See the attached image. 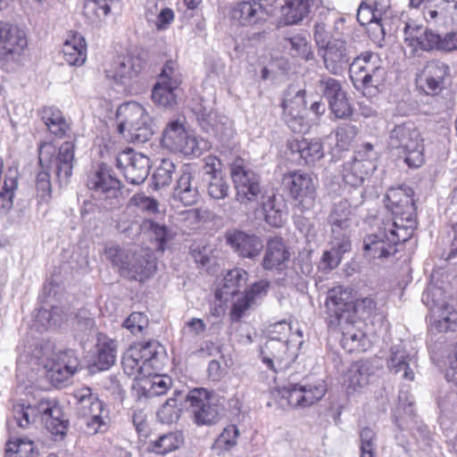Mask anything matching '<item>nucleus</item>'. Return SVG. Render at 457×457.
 Here are the masks:
<instances>
[{"label": "nucleus", "mask_w": 457, "mask_h": 457, "mask_svg": "<svg viewBox=\"0 0 457 457\" xmlns=\"http://www.w3.org/2000/svg\"><path fill=\"white\" fill-rule=\"evenodd\" d=\"M221 114L214 112L212 108L201 106L197 111V120L202 129L209 133L213 129Z\"/></svg>", "instance_id": "64"}, {"label": "nucleus", "mask_w": 457, "mask_h": 457, "mask_svg": "<svg viewBox=\"0 0 457 457\" xmlns=\"http://www.w3.org/2000/svg\"><path fill=\"white\" fill-rule=\"evenodd\" d=\"M131 203L143 213L148 216L161 213L160 203L154 197L144 194H136L131 198Z\"/></svg>", "instance_id": "57"}, {"label": "nucleus", "mask_w": 457, "mask_h": 457, "mask_svg": "<svg viewBox=\"0 0 457 457\" xmlns=\"http://www.w3.org/2000/svg\"><path fill=\"white\" fill-rule=\"evenodd\" d=\"M86 52V42L80 35H73L71 39L64 42L62 46L64 60L69 65H82L87 58Z\"/></svg>", "instance_id": "39"}, {"label": "nucleus", "mask_w": 457, "mask_h": 457, "mask_svg": "<svg viewBox=\"0 0 457 457\" xmlns=\"http://www.w3.org/2000/svg\"><path fill=\"white\" fill-rule=\"evenodd\" d=\"M230 175L237 190V200L244 204L258 200L262 194L260 176L243 159H236L230 166Z\"/></svg>", "instance_id": "9"}, {"label": "nucleus", "mask_w": 457, "mask_h": 457, "mask_svg": "<svg viewBox=\"0 0 457 457\" xmlns=\"http://www.w3.org/2000/svg\"><path fill=\"white\" fill-rule=\"evenodd\" d=\"M18 172L9 170L5 175L3 190L0 192V213L6 214L13 205L14 191L18 187Z\"/></svg>", "instance_id": "43"}, {"label": "nucleus", "mask_w": 457, "mask_h": 457, "mask_svg": "<svg viewBox=\"0 0 457 457\" xmlns=\"http://www.w3.org/2000/svg\"><path fill=\"white\" fill-rule=\"evenodd\" d=\"M75 144L71 141L62 143L58 149L51 143H42L39 146V164L44 170L36 178L37 195L41 201L51 198L52 186L49 170H53L60 186L67 185L74 167Z\"/></svg>", "instance_id": "1"}, {"label": "nucleus", "mask_w": 457, "mask_h": 457, "mask_svg": "<svg viewBox=\"0 0 457 457\" xmlns=\"http://www.w3.org/2000/svg\"><path fill=\"white\" fill-rule=\"evenodd\" d=\"M118 131L128 140L144 144L154 134L153 120L137 102H128L120 105L116 112Z\"/></svg>", "instance_id": "5"}, {"label": "nucleus", "mask_w": 457, "mask_h": 457, "mask_svg": "<svg viewBox=\"0 0 457 457\" xmlns=\"http://www.w3.org/2000/svg\"><path fill=\"white\" fill-rule=\"evenodd\" d=\"M357 320L338 326L342 332L341 345L348 353L365 352L370 347V340L365 333L354 327Z\"/></svg>", "instance_id": "32"}, {"label": "nucleus", "mask_w": 457, "mask_h": 457, "mask_svg": "<svg viewBox=\"0 0 457 457\" xmlns=\"http://www.w3.org/2000/svg\"><path fill=\"white\" fill-rule=\"evenodd\" d=\"M79 367V361L72 350L55 353L44 368L47 380L54 386H62Z\"/></svg>", "instance_id": "19"}, {"label": "nucleus", "mask_w": 457, "mask_h": 457, "mask_svg": "<svg viewBox=\"0 0 457 457\" xmlns=\"http://www.w3.org/2000/svg\"><path fill=\"white\" fill-rule=\"evenodd\" d=\"M292 153H296L299 157L304 161L305 164L314 163L324 154L321 142L320 139H302L293 140L288 144Z\"/></svg>", "instance_id": "36"}, {"label": "nucleus", "mask_w": 457, "mask_h": 457, "mask_svg": "<svg viewBox=\"0 0 457 457\" xmlns=\"http://www.w3.org/2000/svg\"><path fill=\"white\" fill-rule=\"evenodd\" d=\"M189 411L198 426H210L219 419V406L215 403L212 393L205 388H194L185 396Z\"/></svg>", "instance_id": "14"}, {"label": "nucleus", "mask_w": 457, "mask_h": 457, "mask_svg": "<svg viewBox=\"0 0 457 457\" xmlns=\"http://www.w3.org/2000/svg\"><path fill=\"white\" fill-rule=\"evenodd\" d=\"M361 457H376L377 437L375 432L370 428H364L360 431Z\"/></svg>", "instance_id": "60"}, {"label": "nucleus", "mask_w": 457, "mask_h": 457, "mask_svg": "<svg viewBox=\"0 0 457 457\" xmlns=\"http://www.w3.org/2000/svg\"><path fill=\"white\" fill-rule=\"evenodd\" d=\"M144 226L148 229L155 241L158 243L157 249L163 252L170 241L173 239L176 233L173 229L164 223H160L152 220H145Z\"/></svg>", "instance_id": "47"}, {"label": "nucleus", "mask_w": 457, "mask_h": 457, "mask_svg": "<svg viewBox=\"0 0 457 457\" xmlns=\"http://www.w3.org/2000/svg\"><path fill=\"white\" fill-rule=\"evenodd\" d=\"M87 187L99 196L112 199L120 193V181L111 174L105 165H100L96 172L88 176Z\"/></svg>", "instance_id": "27"}, {"label": "nucleus", "mask_w": 457, "mask_h": 457, "mask_svg": "<svg viewBox=\"0 0 457 457\" xmlns=\"http://www.w3.org/2000/svg\"><path fill=\"white\" fill-rule=\"evenodd\" d=\"M95 327V319L87 310L81 309L77 312L73 323V329L77 337L81 341L87 340V337L93 332Z\"/></svg>", "instance_id": "50"}, {"label": "nucleus", "mask_w": 457, "mask_h": 457, "mask_svg": "<svg viewBox=\"0 0 457 457\" xmlns=\"http://www.w3.org/2000/svg\"><path fill=\"white\" fill-rule=\"evenodd\" d=\"M175 169L176 166L172 161L163 159L153 176L155 188L168 186L172 180Z\"/></svg>", "instance_id": "56"}, {"label": "nucleus", "mask_w": 457, "mask_h": 457, "mask_svg": "<svg viewBox=\"0 0 457 457\" xmlns=\"http://www.w3.org/2000/svg\"><path fill=\"white\" fill-rule=\"evenodd\" d=\"M326 392L325 381L319 379L314 383L290 384L281 393L291 406L304 408L319 402Z\"/></svg>", "instance_id": "20"}, {"label": "nucleus", "mask_w": 457, "mask_h": 457, "mask_svg": "<svg viewBox=\"0 0 457 457\" xmlns=\"http://www.w3.org/2000/svg\"><path fill=\"white\" fill-rule=\"evenodd\" d=\"M171 386V378L168 376L154 375L144 378L141 382L142 394L151 398L164 395Z\"/></svg>", "instance_id": "46"}, {"label": "nucleus", "mask_w": 457, "mask_h": 457, "mask_svg": "<svg viewBox=\"0 0 457 457\" xmlns=\"http://www.w3.org/2000/svg\"><path fill=\"white\" fill-rule=\"evenodd\" d=\"M316 87L328 103L345 92L337 79L328 76L320 77L317 81Z\"/></svg>", "instance_id": "54"}, {"label": "nucleus", "mask_w": 457, "mask_h": 457, "mask_svg": "<svg viewBox=\"0 0 457 457\" xmlns=\"http://www.w3.org/2000/svg\"><path fill=\"white\" fill-rule=\"evenodd\" d=\"M329 243L331 245L330 250L323 253L320 265L323 270H331L339 265L344 253L351 251L352 241L330 237Z\"/></svg>", "instance_id": "38"}, {"label": "nucleus", "mask_w": 457, "mask_h": 457, "mask_svg": "<svg viewBox=\"0 0 457 457\" xmlns=\"http://www.w3.org/2000/svg\"><path fill=\"white\" fill-rule=\"evenodd\" d=\"M122 367L128 376H135L137 378L138 375H146L145 372L146 368L141 361L140 354L137 349H130L124 354Z\"/></svg>", "instance_id": "51"}, {"label": "nucleus", "mask_w": 457, "mask_h": 457, "mask_svg": "<svg viewBox=\"0 0 457 457\" xmlns=\"http://www.w3.org/2000/svg\"><path fill=\"white\" fill-rule=\"evenodd\" d=\"M77 413L83 419L85 432L90 435L96 434L103 426L107 411L104 403L92 393L89 387H82L74 392Z\"/></svg>", "instance_id": "7"}, {"label": "nucleus", "mask_w": 457, "mask_h": 457, "mask_svg": "<svg viewBox=\"0 0 457 457\" xmlns=\"http://www.w3.org/2000/svg\"><path fill=\"white\" fill-rule=\"evenodd\" d=\"M387 146L410 168H419L424 163L423 138L412 122L395 125L390 130Z\"/></svg>", "instance_id": "4"}, {"label": "nucleus", "mask_w": 457, "mask_h": 457, "mask_svg": "<svg viewBox=\"0 0 457 457\" xmlns=\"http://www.w3.org/2000/svg\"><path fill=\"white\" fill-rule=\"evenodd\" d=\"M179 87L177 80L170 84L158 81L153 88L152 99L160 107L170 108L176 104L175 90Z\"/></svg>", "instance_id": "41"}, {"label": "nucleus", "mask_w": 457, "mask_h": 457, "mask_svg": "<svg viewBox=\"0 0 457 457\" xmlns=\"http://www.w3.org/2000/svg\"><path fill=\"white\" fill-rule=\"evenodd\" d=\"M427 28H423L420 25H417L415 22H407L404 26V41L408 46L411 47L413 52L421 50V44L425 42V30Z\"/></svg>", "instance_id": "53"}, {"label": "nucleus", "mask_w": 457, "mask_h": 457, "mask_svg": "<svg viewBox=\"0 0 457 457\" xmlns=\"http://www.w3.org/2000/svg\"><path fill=\"white\" fill-rule=\"evenodd\" d=\"M13 419L20 428H27L30 424L36 422L35 414L29 403H17L12 406Z\"/></svg>", "instance_id": "58"}, {"label": "nucleus", "mask_w": 457, "mask_h": 457, "mask_svg": "<svg viewBox=\"0 0 457 457\" xmlns=\"http://www.w3.org/2000/svg\"><path fill=\"white\" fill-rule=\"evenodd\" d=\"M221 142H228L234 135L232 121L227 116H220L213 129L209 132Z\"/></svg>", "instance_id": "63"}, {"label": "nucleus", "mask_w": 457, "mask_h": 457, "mask_svg": "<svg viewBox=\"0 0 457 457\" xmlns=\"http://www.w3.org/2000/svg\"><path fill=\"white\" fill-rule=\"evenodd\" d=\"M5 457H37L33 441L29 438H17L6 445Z\"/></svg>", "instance_id": "49"}, {"label": "nucleus", "mask_w": 457, "mask_h": 457, "mask_svg": "<svg viewBox=\"0 0 457 457\" xmlns=\"http://www.w3.org/2000/svg\"><path fill=\"white\" fill-rule=\"evenodd\" d=\"M376 154L371 144H365L355 152L352 160L343 165L342 176L345 184L360 187L365 179L376 170Z\"/></svg>", "instance_id": "11"}, {"label": "nucleus", "mask_w": 457, "mask_h": 457, "mask_svg": "<svg viewBox=\"0 0 457 457\" xmlns=\"http://www.w3.org/2000/svg\"><path fill=\"white\" fill-rule=\"evenodd\" d=\"M282 184L303 210H311L314 206L317 179L311 174L301 171L285 174Z\"/></svg>", "instance_id": "15"}, {"label": "nucleus", "mask_w": 457, "mask_h": 457, "mask_svg": "<svg viewBox=\"0 0 457 457\" xmlns=\"http://www.w3.org/2000/svg\"><path fill=\"white\" fill-rule=\"evenodd\" d=\"M413 191L410 187L389 188L385 195L386 207L391 212V217L385 220L396 222L400 228L408 227L414 232L416 228V206L412 199Z\"/></svg>", "instance_id": "6"}, {"label": "nucleus", "mask_w": 457, "mask_h": 457, "mask_svg": "<svg viewBox=\"0 0 457 457\" xmlns=\"http://www.w3.org/2000/svg\"><path fill=\"white\" fill-rule=\"evenodd\" d=\"M328 222L331 228L330 237L352 241L353 212L346 199H341L333 204L328 216Z\"/></svg>", "instance_id": "22"}, {"label": "nucleus", "mask_w": 457, "mask_h": 457, "mask_svg": "<svg viewBox=\"0 0 457 457\" xmlns=\"http://www.w3.org/2000/svg\"><path fill=\"white\" fill-rule=\"evenodd\" d=\"M386 78L387 71L385 67L364 80L359 79V84L355 85L354 87L357 90H361L364 96L370 97L376 96L385 90Z\"/></svg>", "instance_id": "42"}, {"label": "nucleus", "mask_w": 457, "mask_h": 457, "mask_svg": "<svg viewBox=\"0 0 457 457\" xmlns=\"http://www.w3.org/2000/svg\"><path fill=\"white\" fill-rule=\"evenodd\" d=\"M144 67L145 62L139 56L121 55L114 61L107 76L119 85L129 87L137 80Z\"/></svg>", "instance_id": "23"}, {"label": "nucleus", "mask_w": 457, "mask_h": 457, "mask_svg": "<svg viewBox=\"0 0 457 457\" xmlns=\"http://www.w3.org/2000/svg\"><path fill=\"white\" fill-rule=\"evenodd\" d=\"M117 342L106 338L98 344L97 358L94 363L98 370H107L115 362Z\"/></svg>", "instance_id": "45"}, {"label": "nucleus", "mask_w": 457, "mask_h": 457, "mask_svg": "<svg viewBox=\"0 0 457 457\" xmlns=\"http://www.w3.org/2000/svg\"><path fill=\"white\" fill-rule=\"evenodd\" d=\"M173 198L185 206L194 205L199 199L196 172L193 171L189 165L185 166L181 170L173 191Z\"/></svg>", "instance_id": "29"}, {"label": "nucleus", "mask_w": 457, "mask_h": 457, "mask_svg": "<svg viewBox=\"0 0 457 457\" xmlns=\"http://www.w3.org/2000/svg\"><path fill=\"white\" fill-rule=\"evenodd\" d=\"M116 167L123 173L125 179L132 185H140L148 177L151 168L150 159L135 152L132 148H127L120 152L116 158Z\"/></svg>", "instance_id": "17"}, {"label": "nucleus", "mask_w": 457, "mask_h": 457, "mask_svg": "<svg viewBox=\"0 0 457 457\" xmlns=\"http://www.w3.org/2000/svg\"><path fill=\"white\" fill-rule=\"evenodd\" d=\"M203 179L210 197L220 200L228 195L229 185L221 171L209 167L204 171Z\"/></svg>", "instance_id": "37"}, {"label": "nucleus", "mask_w": 457, "mask_h": 457, "mask_svg": "<svg viewBox=\"0 0 457 457\" xmlns=\"http://www.w3.org/2000/svg\"><path fill=\"white\" fill-rule=\"evenodd\" d=\"M384 65L379 55L370 51H365L356 56L349 66L350 79L353 86L359 84L360 80H364L371 74L384 69Z\"/></svg>", "instance_id": "28"}, {"label": "nucleus", "mask_w": 457, "mask_h": 457, "mask_svg": "<svg viewBox=\"0 0 457 457\" xmlns=\"http://www.w3.org/2000/svg\"><path fill=\"white\" fill-rule=\"evenodd\" d=\"M449 73V67L439 61L428 62L420 72L418 81L427 95L439 94L445 87V78Z\"/></svg>", "instance_id": "25"}, {"label": "nucleus", "mask_w": 457, "mask_h": 457, "mask_svg": "<svg viewBox=\"0 0 457 457\" xmlns=\"http://www.w3.org/2000/svg\"><path fill=\"white\" fill-rule=\"evenodd\" d=\"M298 347L289 345L287 340L268 339L261 349L262 362L278 373L288 369L298 355Z\"/></svg>", "instance_id": "16"}, {"label": "nucleus", "mask_w": 457, "mask_h": 457, "mask_svg": "<svg viewBox=\"0 0 457 457\" xmlns=\"http://www.w3.org/2000/svg\"><path fill=\"white\" fill-rule=\"evenodd\" d=\"M329 109L338 119H346L353 113V109L348 102L345 92L328 103Z\"/></svg>", "instance_id": "62"}, {"label": "nucleus", "mask_w": 457, "mask_h": 457, "mask_svg": "<svg viewBox=\"0 0 457 457\" xmlns=\"http://www.w3.org/2000/svg\"><path fill=\"white\" fill-rule=\"evenodd\" d=\"M269 0H256L238 3L231 12L234 21L243 26L253 25L265 21L271 10L268 8Z\"/></svg>", "instance_id": "26"}, {"label": "nucleus", "mask_w": 457, "mask_h": 457, "mask_svg": "<svg viewBox=\"0 0 457 457\" xmlns=\"http://www.w3.org/2000/svg\"><path fill=\"white\" fill-rule=\"evenodd\" d=\"M306 90L297 85H290L284 91L281 108L283 119L295 133H304L309 129L305 118Z\"/></svg>", "instance_id": "8"}, {"label": "nucleus", "mask_w": 457, "mask_h": 457, "mask_svg": "<svg viewBox=\"0 0 457 457\" xmlns=\"http://www.w3.org/2000/svg\"><path fill=\"white\" fill-rule=\"evenodd\" d=\"M312 3L313 0H285L280 7L279 23L298 24L308 16Z\"/></svg>", "instance_id": "34"}, {"label": "nucleus", "mask_w": 457, "mask_h": 457, "mask_svg": "<svg viewBox=\"0 0 457 457\" xmlns=\"http://www.w3.org/2000/svg\"><path fill=\"white\" fill-rule=\"evenodd\" d=\"M27 45L23 30L15 25L0 22V68L12 71Z\"/></svg>", "instance_id": "10"}, {"label": "nucleus", "mask_w": 457, "mask_h": 457, "mask_svg": "<svg viewBox=\"0 0 457 457\" xmlns=\"http://www.w3.org/2000/svg\"><path fill=\"white\" fill-rule=\"evenodd\" d=\"M371 376V366L365 361L353 363L344 377L347 394H353L366 386Z\"/></svg>", "instance_id": "33"}, {"label": "nucleus", "mask_w": 457, "mask_h": 457, "mask_svg": "<svg viewBox=\"0 0 457 457\" xmlns=\"http://www.w3.org/2000/svg\"><path fill=\"white\" fill-rule=\"evenodd\" d=\"M106 258L119 268L120 274L129 279L143 282L151 278L157 268L156 259L149 249L139 248L130 253L119 245L105 248Z\"/></svg>", "instance_id": "2"}, {"label": "nucleus", "mask_w": 457, "mask_h": 457, "mask_svg": "<svg viewBox=\"0 0 457 457\" xmlns=\"http://www.w3.org/2000/svg\"><path fill=\"white\" fill-rule=\"evenodd\" d=\"M184 442L180 432H170L160 436L155 440L150 441L148 451L156 454L165 455L179 449Z\"/></svg>", "instance_id": "40"}, {"label": "nucleus", "mask_w": 457, "mask_h": 457, "mask_svg": "<svg viewBox=\"0 0 457 457\" xmlns=\"http://www.w3.org/2000/svg\"><path fill=\"white\" fill-rule=\"evenodd\" d=\"M149 319L141 312H131L122 322V327L135 336L142 335L148 328Z\"/></svg>", "instance_id": "55"}, {"label": "nucleus", "mask_w": 457, "mask_h": 457, "mask_svg": "<svg viewBox=\"0 0 457 457\" xmlns=\"http://www.w3.org/2000/svg\"><path fill=\"white\" fill-rule=\"evenodd\" d=\"M162 145L172 152L182 153L185 155L201 154L197 138L189 135L179 120H172L167 124L162 131Z\"/></svg>", "instance_id": "18"}, {"label": "nucleus", "mask_w": 457, "mask_h": 457, "mask_svg": "<svg viewBox=\"0 0 457 457\" xmlns=\"http://www.w3.org/2000/svg\"><path fill=\"white\" fill-rule=\"evenodd\" d=\"M35 414L36 421L45 423L46 429L54 437V441L62 440L67 434L69 420L65 419L61 407L46 398L29 403Z\"/></svg>", "instance_id": "13"}, {"label": "nucleus", "mask_w": 457, "mask_h": 457, "mask_svg": "<svg viewBox=\"0 0 457 457\" xmlns=\"http://www.w3.org/2000/svg\"><path fill=\"white\" fill-rule=\"evenodd\" d=\"M227 244L242 258L254 259L259 256L264 245L260 237L243 230H231L226 234Z\"/></svg>", "instance_id": "24"}, {"label": "nucleus", "mask_w": 457, "mask_h": 457, "mask_svg": "<svg viewBox=\"0 0 457 457\" xmlns=\"http://www.w3.org/2000/svg\"><path fill=\"white\" fill-rule=\"evenodd\" d=\"M289 252L284 240L274 237L268 240L266 251L262 259L264 270H272L280 269L289 259Z\"/></svg>", "instance_id": "31"}, {"label": "nucleus", "mask_w": 457, "mask_h": 457, "mask_svg": "<svg viewBox=\"0 0 457 457\" xmlns=\"http://www.w3.org/2000/svg\"><path fill=\"white\" fill-rule=\"evenodd\" d=\"M239 430L235 425L227 426L214 443V448L220 451H228L237 445Z\"/></svg>", "instance_id": "59"}, {"label": "nucleus", "mask_w": 457, "mask_h": 457, "mask_svg": "<svg viewBox=\"0 0 457 457\" xmlns=\"http://www.w3.org/2000/svg\"><path fill=\"white\" fill-rule=\"evenodd\" d=\"M327 323L330 328H337L344 323L354 321L352 313L353 300L351 292L343 287H336L328 291L325 302Z\"/></svg>", "instance_id": "12"}, {"label": "nucleus", "mask_w": 457, "mask_h": 457, "mask_svg": "<svg viewBox=\"0 0 457 457\" xmlns=\"http://www.w3.org/2000/svg\"><path fill=\"white\" fill-rule=\"evenodd\" d=\"M285 41L288 44L294 55L299 56L305 61H310L314 58L312 46L305 37L295 35L291 37H286Z\"/></svg>", "instance_id": "52"}, {"label": "nucleus", "mask_w": 457, "mask_h": 457, "mask_svg": "<svg viewBox=\"0 0 457 457\" xmlns=\"http://www.w3.org/2000/svg\"><path fill=\"white\" fill-rule=\"evenodd\" d=\"M322 56L325 68L332 74H340L349 63L346 43L342 39H333L319 53Z\"/></svg>", "instance_id": "30"}, {"label": "nucleus", "mask_w": 457, "mask_h": 457, "mask_svg": "<svg viewBox=\"0 0 457 457\" xmlns=\"http://www.w3.org/2000/svg\"><path fill=\"white\" fill-rule=\"evenodd\" d=\"M376 309V303L371 297H365L357 300L355 303L353 302L352 313L353 320L357 318L365 320L369 319Z\"/></svg>", "instance_id": "61"}, {"label": "nucleus", "mask_w": 457, "mask_h": 457, "mask_svg": "<svg viewBox=\"0 0 457 457\" xmlns=\"http://www.w3.org/2000/svg\"><path fill=\"white\" fill-rule=\"evenodd\" d=\"M248 280V273L243 269H233L227 272L223 278L222 292L227 295H236L244 287Z\"/></svg>", "instance_id": "48"}, {"label": "nucleus", "mask_w": 457, "mask_h": 457, "mask_svg": "<svg viewBox=\"0 0 457 457\" xmlns=\"http://www.w3.org/2000/svg\"><path fill=\"white\" fill-rule=\"evenodd\" d=\"M408 227L400 228L396 222L382 220L376 233L363 237L362 251L365 258L384 260L397 253L396 246L408 241L413 232Z\"/></svg>", "instance_id": "3"}, {"label": "nucleus", "mask_w": 457, "mask_h": 457, "mask_svg": "<svg viewBox=\"0 0 457 457\" xmlns=\"http://www.w3.org/2000/svg\"><path fill=\"white\" fill-rule=\"evenodd\" d=\"M265 221L274 227L281 228L287 218V206L282 196L268 195L262 203Z\"/></svg>", "instance_id": "35"}, {"label": "nucleus", "mask_w": 457, "mask_h": 457, "mask_svg": "<svg viewBox=\"0 0 457 457\" xmlns=\"http://www.w3.org/2000/svg\"><path fill=\"white\" fill-rule=\"evenodd\" d=\"M387 368L394 374H400L406 380L412 381L418 368L417 353L408 350L403 342L390 348Z\"/></svg>", "instance_id": "21"}, {"label": "nucleus", "mask_w": 457, "mask_h": 457, "mask_svg": "<svg viewBox=\"0 0 457 457\" xmlns=\"http://www.w3.org/2000/svg\"><path fill=\"white\" fill-rule=\"evenodd\" d=\"M185 399L179 391H175L173 396L168 398L157 411V417L161 422L170 424L177 421L180 417L181 408L179 403Z\"/></svg>", "instance_id": "44"}]
</instances>
